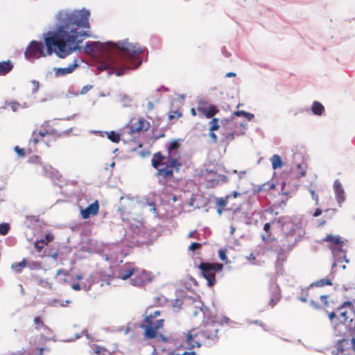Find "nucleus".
<instances>
[{
  "instance_id": "3c124183",
  "label": "nucleus",
  "mask_w": 355,
  "mask_h": 355,
  "mask_svg": "<svg viewBox=\"0 0 355 355\" xmlns=\"http://www.w3.org/2000/svg\"><path fill=\"white\" fill-rule=\"evenodd\" d=\"M321 301L324 303V305L327 304V296L322 295L320 296Z\"/></svg>"
},
{
  "instance_id": "a211bd4d",
  "label": "nucleus",
  "mask_w": 355,
  "mask_h": 355,
  "mask_svg": "<svg viewBox=\"0 0 355 355\" xmlns=\"http://www.w3.org/2000/svg\"><path fill=\"white\" fill-rule=\"evenodd\" d=\"M99 204L98 200H95L85 209H81L80 214L83 219H87L90 216H95L98 213Z\"/></svg>"
},
{
  "instance_id": "9d476101",
  "label": "nucleus",
  "mask_w": 355,
  "mask_h": 355,
  "mask_svg": "<svg viewBox=\"0 0 355 355\" xmlns=\"http://www.w3.org/2000/svg\"><path fill=\"white\" fill-rule=\"evenodd\" d=\"M198 268L207 280V286L211 287L216 284V273L222 271L223 265L219 263L202 262L198 266Z\"/></svg>"
},
{
  "instance_id": "dca6fc26",
  "label": "nucleus",
  "mask_w": 355,
  "mask_h": 355,
  "mask_svg": "<svg viewBox=\"0 0 355 355\" xmlns=\"http://www.w3.org/2000/svg\"><path fill=\"white\" fill-rule=\"evenodd\" d=\"M137 270V267L135 266L134 263L127 262L119 268L118 278L126 280L133 276Z\"/></svg>"
},
{
  "instance_id": "6ab92c4d",
  "label": "nucleus",
  "mask_w": 355,
  "mask_h": 355,
  "mask_svg": "<svg viewBox=\"0 0 355 355\" xmlns=\"http://www.w3.org/2000/svg\"><path fill=\"white\" fill-rule=\"evenodd\" d=\"M197 110L200 118L205 116L208 119L212 118L215 114H216V113L219 112L215 105H210L209 107L199 106L197 108Z\"/></svg>"
},
{
  "instance_id": "f257e3e1",
  "label": "nucleus",
  "mask_w": 355,
  "mask_h": 355,
  "mask_svg": "<svg viewBox=\"0 0 355 355\" xmlns=\"http://www.w3.org/2000/svg\"><path fill=\"white\" fill-rule=\"evenodd\" d=\"M90 13L86 10H60L56 15L57 28L48 32L42 42L32 41L27 46L24 55L27 59H37L53 53L60 58H64L76 49L85 37L89 36L79 28H89Z\"/></svg>"
},
{
  "instance_id": "c9c22d12",
  "label": "nucleus",
  "mask_w": 355,
  "mask_h": 355,
  "mask_svg": "<svg viewBox=\"0 0 355 355\" xmlns=\"http://www.w3.org/2000/svg\"><path fill=\"white\" fill-rule=\"evenodd\" d=\"M9 230H10V225L8 223L0 224V234L1 235L7 234Z\"/></svg>"
},
{
  "instance_id": "ea45409f",
  "label": "nucleus",
  "mask_w": 355,
  "mask_h": 355,
  "mask_svg": "<svg viewBox=\"0 0 355 355\" xmlns=\"http://www.w3.org/2000/svg\"><path fill=\"white\" fill-rule=\"evenodd\" d=\"M168 355H197L194 352H184L182 354L176 353L175 351L168 352Z\"/></svg>"
},
{
  "instance_id": "864d4df0",
  "label": "nucleus",
  "mask_w": 355,
  "mask_h": 355,
  "mask_svg": "<svg viewBox=\"0 0 355 355\" xmlns=\"http://www.w3.org/2000/svg\"><path fill=\"white\" fill-rule=\"evenodd\" d=\"M247 259L248 261L252 262L256 259L255 256L252 253L250 254V255L247 257Z\"/></svg>"
},
{
  "instance_id": "f8f14e48",
  "label": "nucleus",
  "mask_w": 355,
  "mask_h": 355,
  "mask_svg": "<svg viewBox=\"0 0 355 355\" xmlns=\"http://www.w3.org/2000/svg\"><path fill=\"white\" fill-rule=\"evenodd\" d=\"M33 326L35 330L38 332L40 336V340L41 343H44L50 340L52 336L51 329L45 324L43 318L41 316H36L33 319Z\"/></svg>"
},
{
  "instance_id": "aec40b11",
  "label": "nucleus",
  "mask_w": 355,
  "mask_h": 355,
  "mask_svg": "<svg viewBox=\"0 0 355 355\" xmlns=\"http://www.w3.org/2000/svg\"><path fill=\"white\" fill-rule=\"evenodd\" d=\"M334 189L336 195V198L338 204H342L345 200V195L341 183L339 180H336L334 183Z\"/></svg>"
},
{
  "instance_id": "423d86ee",
  "label": "nucleus",
  "mask_w": 355,
  "mask_h": 355,
  "mask_svg": "<svg viewBox=\"0 0 355 355\" xmlns=\"http://www.w3.org/2000/svg\"><path fill=\"white\" fill-rule=\"evenodd\" d=\"M304 234V230L297 224H289V230L281 239L282 248L284 251H291L296 243L300 241Z\"/></svg>"
},
{
  "instance_id": "f03ea898",
  "label": "nucleus",
  "mask_w": 355,
  "mask_h": 355,
  "mask_svg": "<svg viewBox=\"0 0 355 355\" xmlns=\"http://www.w3.org/2000/svg\"><path fill=\"white\" fill-rule=\"evenodd\" d=\"M116 49L118 52L116 58H112L110 62L101 64V70L110 69L115 71L116 76H120L128 69H134L141 64V54L144 50L137 44L128 42L127 40L120 41L117 43L107 42L103 44L99 42H87L85 46L86 53H105L107 50Z\"/></svg>"
},
{
  "instance_id": "603ef678",
  "label": "nucleus",
  "mask_w": 355,
  "mask_h": 355,
  "mask_svg": "<svg viewBox=\"0 0 355 355\" xmlns=\"http://www.w3.org/2000/svg\"><path fill=\"white\" fill-rule=\"evenodd\" d=\"M209 137L213 139V141L214 142H216L217 141V136L216 135V134L213 132H210L209 131Z\"/></svg>"
},
{
  "instance_id": "72a5a7b5",
  "label": "nucleus",
  "mask_w": 355,
  "mask_h": 355,
  "mask_svg": "<svg viewBox=\"0 0 355 355\" xmlns=\"http://www.w3.org/2000/svg\"><path fill=\"white\" fill-rule=\"evenodd\" d=\"M219 120L217 118H213L211 121L209 122V131L213 132L214 130H218L220 125H219Z\"/></svg>"
},
{
  "instance_id": "b1692460",
  "label": "nucleus",
  "mask_w": 355,
  "mask_h": 355,
  "mask_svg": "<svg viewBox=\"0 0 355 355\" xmlns=\"http://www.w3.org/2000/svg\"><path fill=\"white\" fill-rule=\"evenodd\" d=\"M230 196H226L225 198H220L216 199V205L218 207V213L220 215L225 207L227 205Z\"/></svg>"
},
{
  "instance_id": "8fccbe9b",
  "label": "nucleus",
  "mask_w": 355,
  "mask_h": 355,
  "mask_svg": "<svg viewBox=\"0 0 355 355\" xmlns=\"http://www.w3.org/2000/svg\"><path fill=\"white\" fill-rule=\"evenodd\" d=\"M182 303L181 300H176L175 301L174 304H173V306H174V307H178V309H180V306H181V305H182Z\"/></svg>"
},
{
  "instance_id": "09e8293b",
  "label": "nucleus",
  "mask_w": 355,
  "mask_h": 355,
  "mask_svg": "<svg viewBox=\"0 0 355 355\" xmlns=\"http://www.w3.org/2000/svg\"><path fill=\"white\" fill-rule=\"evenodd\" d=\"M322 209H320V208H317L315 210V212L313 214V216L314 217H317V216H319L321 214H322Z\"/></svg>"
},
{
  "instance_id": "a19ab883",
  "label": "nucleus",
  "mask_w": 355,
  "mask_h": 355,
  "mask_svg": "<svg viewBox=\"0 0 355 355\" xmlns=\"http://www.w3.org/2000/svg\"><path fill=\"white\" fill-rule=\"evenodd\" d=\"M309 191L311 195L312 199L315 201V205H319V198H318V194H316L315 192L312 189L309 190Z\"/></svg>"
},
{
  "instance_id": "7c9ffc66",
  "label": "nucleus",
  "mask_w": 355,
  "mask_h": 355,
  "mask_svg": "<svg viewBox=\"0 0 355 355\" xmlns=\"http://www.w3.org/2000/svg\"><path fill=\"white\" fill-rule=\"evenodd\" d=\"M107 138L114 143H119L120 141V134L114 131L107 132Z\"/></svg>"
},
{
  "instance_id": "f3484780",
  "label": "nucleus",
  "mask_w": 355,
  "mask_h": 355,
  "mask_svg": "<svg viewBox=\"0 0 355 355\" xmlns=\"http://www.w3.org/2000/svg\"><path fill=\"white\" fill-rule=\"evenodd\" d=\"M315 295H313V287H311V285L306 288L301 290L299 300L303 302H310L311 305H313L315 308H318L319 305L314 300Z\"/></svg>"
},
{
  "instance_id": "79ce46f5",
  "label": "nucleus",
  "mask_w": 355,
  "mask_h": 355,
  "mask_svg": "<svg viewBox=\"0 0 355 355\" xmlns=\"http://www.w3.org/2000/svg\"><path fill=\"white\" fill-rule=\"evenodd\" d=\"M15 151L21 157H23L25 155V152H24V148H21L18 146H16L15 147Z\"/></svg>"
},
{
  "instance_id": "2f4dec72",
  "label": "nucleus",
  "mask_w": 355,
  "mask_h": 355,
  "mask_svg": "<svg viewBox=\"0 0 355 355\" xmlns=\"http://www.w3.org/2000/svg\"><path fill=\"white\" fill-rule=\"evenodd\" d=\"M182 116V113L180 110H171L168 113V120L173 121L174 119H178Z\"/></svg>"
},
{
  "instance_id": "c756f323",
  "label": "nucleus",
  "mask_w": 355,
  "mask_h": 355,
  "mask_svg": "<svg viewBox=\"0 0 355 355\" xmlns=\"http://www.w3.org/2000/svg\"><path fill=\"white\" fill-rule=\"evenodd\" d=\"M94 353L97 355H112V352L104 347L96 345L94 349Z\"/></svg>"
},
{
  "instance_id": "7ed1b4c3",
  "label": "nucleus",
  "mask_w": 355,
  "mask_h": 355,
  "mask_svg": "<svg viewBox=\"0 0 355 355\" xmlns=\"http://www.w3.org/2000/svg\"><path fill=\"white\" fill-rule=\"evenodd\" d=\"M182 139L171 140L166 146L164 155L157 152L153 155L151 165L157 169L155 175L162 186H167L168 182L174 179V173H178L182 166Z\"/></svg>"
},
{
  "instance_id": "ddd939ff",
  "label": "nucleus",
  "mask_w": 355,
  "mask_h": 355,
  "mask_svg": "<svg viewBox=\"0 0 355 355\" xmlns=\"http://www.w3.org/2000/svg\"><path fill=\"white\" fill-rule=\"evenodd\" d=\"M133 276V278L130 279V284L136 287H143L152 281L150 273L145 270H140L139 268Z\"/></svg>"
},
{
  "instance_id": "e2e57ef3",
  "label": "nucleus",
  "mask_w": 355,
  "mask_h": 355,
  "mask_svg": "<svg viewBox=\"0 0 355 355\" xmlns=\"http://www.w3.org/2000/svg\"><path fill=\"white\" fill-rule=\"evenodd\" d=\"M57 257H58V253H55L53 255V257L56 259H57Z\"/></svg>"
},
{
  "instance_id": "49530a36",
  "label": "nucleus",
  "mask_w": 355,
  "mask_h": 355,
  "mask_svg": "<svg viewBox=\"0 0 355 355\" xmlns=\"http://www.w3.org/2000/svg\"><path fill=\"white\" fill-rule=\"evenodd\" d=\"M63 275L64 276H67L69 275L68 272L63 269H59L57 270L56 275L59 276Z\"/></svg>"
},
{
  "instance_id": "0eeeda50",
  "label": "nucleus",
  "mask_w": 355,
  "mask_h": 355,
  "mask_svg": "<svg viewBox=\"0 0 355 355\" xmlns=\"http://www.w3.org/2000/svg\"><path fill=\"white\" fill-rule=\"evenodd\" d=\"M46 136H51L54 138L59 137L60 133L55 129L49 121H44L40 126V130H33L31 134V138L28 141V144L35 147L40 141Z\"/></svg>"
},
{
  "instance_id": "13d9d810",
  "label": "nucleus",
  "mask_w": 355,
  "mask_h": 355,
  "mask_svg": "<svg viewBox=\"0 0 355 355\" xmlns=\"http://www.w3.org/2000/svg\"><path fill=\"white\" fill-rule=\"evenodd\" d=\"M196 233V230L191 231L188 234V238H193L195 236V234Z\"/></svg>"
},
{
  "instance_id": "338daca9",
  "label": "nucleus",
  "mask_w": 355,
  "mask_h": 355,
  "mask_svg": "<svg viewBox=\"0 0 355 355\" xmlns=\"http://www.w3.org/2000/svg\"><path fill=\"white\" fill-rule=\"evenodd\" d=\"M77 279H82V277H81L80 275H78V276H77Z\"/></svg>"
},
{
  "instance_id": "c85d7f7f",
  "label": "nucleus",
  "mask_w": 355,
  "mask_h": 355,
  "mask_svg": "<svg viewBox=\"0 0 355 355\" xmlns=\"http://www.w3.org/2000/svg\"><path fill=\"white\" fill-rule=\"evenodd\" d=\"M26 266V260L25 259H24L21 261L20 262H17V263H15L13 264H12V269L19 273V272H21L22 269L24 268H25Z\"/></svg>"
},
{
  "instance_id": "774afa93",
  "label": "nucleus",
  "mask_w": 355,
  "mask_h": 355,
  "mask_svg": "<svg viewBox=\"0 0 355 355\" xmlns=\"http://www.w3.org/2000/svg\"><path fill=\"white\" fill-rule=\"evenodd\" d=\"M66 303H67V304H69L70 303V301L67 300V301H66Z\"/></svg>"
},
{
  "instance_id": "39448f33",
  "label": "nucleus",
  "mask_w": 355,
  "mask_h": 355,
  "mask_svg": "<svg viewBox=\"0 0 355 355\" xmlns=\"http://www.w3.org/2000/svg\"><path fill=\"white\" fill-rule=\"evenodd\" d=\"M146 316L140 324V328L144 330L143 338L144 340L154 339L160 336L165 340L164 336L159 334V331L163 329L165 320L159 318L161 311L159 310H147Z\"/></svg>"
},
{
  "instance_id": "052dcab7",
  "label": "nucleus",
  "mask_w": 355,
  "mask_h": 355,
  "mask_svg": "<svg viewBox=\"0 0 355 355\" xmlns=\"http://www.w3.org/2000/svg\"><path fill=\"white\" fill-rule=\"evenodd\" d=\"M191 114L193 116H196V110L194 108H191Z\"/></svg>"
},
{
  "instance_id": "bf43d9fd",
  "label": "nucleus",
  "mask_w": 355,
  "mask_h": 355,
  "mask_svg": "<svg viewBox=\"0 0 355 355\" xmlns=\"http://www.w3.org/2000/svg\"><path fill=\"white\" fill-rule=\"evenodd\" d=\"M235 76H236V73L234 72H229L226 74V77H229V78L235 77Z\"/></svg>"
},
{
  "instance_id": "473e14b6",
  "label": "nucleus",
  "mask_w": 355,
  "mask_h": 355,
  "mask_svg": "<svg viewBox=\"0 0 355 355\" xmlns=\"http://www.w3.org/2000/svg\"><path fill=\"white\" fill-rule=\"evenodd\" d=\"M234 114L237 116H245L249 121L252 120L254 117L253 114L247 112L243 110L236 111L234 112Z\"/></svg>"
},
{
  "instance_id": "0e129e2a",
  "label": "nucleus",
  "mask_w": 355,
  "mask_h": 355,
  "mask_svg": "<svg viewBox=\"0 0 355 355\" xmlns=\"http://www.w3.org/2000/svg\"><path fill=\"white\" fill-rule=\"evenodd\" d=\"M326 223V222L324 220L322 221L320 223V225H323Z\"/></svg>"
},
{
  "instance_id": "69168bd1",
  "label": "nucleus",
  "mask_w": 355,
  "mask_h": 355,
  "mask_svg": "<svg viewBox=\"0 0 355 355\" xmlns=\"http://www.w3.org/2000/svg\"><path fill=\"white\" fill-rule=\"evenodd\" d=\"M230 320V319L228 318H225V322H228V321Z\"/></svg>"
},
{
  "instance_id": "1a4fd4ad",
  "label": "nucleus",
  "mask_w": 355,
  "mask_h": 355,
  "mask_svg": "<svg viewBox=\"0 0 355 355\" xmlns=\"http://www.w3.org/2000/svg\"><path fill=\"white\" fill-rule=\"evenodd\" d=\"M344 338L339 340L336 344V355H355V337L352 331L343 333Z\"/></svg>"
},
{
  "instance_id": "cd10ccee",
  "label": "nucleus",
  "mask_w": 355,
  "mask_h": 355,
  "mask_svg": "<svg viewBox=\"0 0 355 355\" xmlns=\"http://www.w3.org/2000/svg\"><path fill=\"white\" fill-rule=\"evenodd\" d=\"M331 286L332 282L329 278H324L320 280H318L311 284V287L317 286L322 287L324 286Z\"/></svg>"
},
{
  "instance_id": "2eb2a0df",
  "label": "nucleus",
  "mask_w": 355,
  "mask_h": 355,
  "mask_svg": "<svg viewBox=\"0 0 355 355\" xmlns=\"http://www.w3.org/2000/svg\"><path fill=\"white\" fill-rule=\"evenodd\" d=\"M200 336H201L200 331H197L196 329L188 331L185 336L187 348L192 349L195 347H200L201 345Z\"/></svg>"
},
{
  "instance_id": "4468645a",
  "label": "nucleus",
  "mask_w": 355,
  "mask_h": 355,
  "mask_svg": "<svg viewBox=\"0 0 355 355\" xmlns=\"http://www.w3.org/2000/svg\"><path fill=\"white\" fill-rule=\"evenodd\" d=\"M150 128V123L143 117L137 120L132 119L129 125V132L130 134H140L146 132Z\"/></svg>"
},
{
  "instance_id": "680f3d73",
  "label": "nucleus",
  "mask_w": 355,
  "mask_h": 355,
  "mask_svg": "<svg viewBox=\"0 0 355 355\" xmlns=\"http://www.w3.org/2000/svg\"><path fill=\"white\" fill-rule=\"evenodd\" d=\"M331 211L333 213V214H335L336 213V209H331V210L327 209L325 211Z\"/></svg>"
},
{
  "instance_id": "4c0bfd02",
  "label": "nucleus",
  "mask_w": 355,
  "mask_h": 355,
  "mask_svg": "<svg viewBox=\"0 0 355 355\" xmlns=\"http://www.w3.org/2000/svg\"><path fill=\"white\" fill-rule=\"evenodd\" d=\"M202 247V244L200 243H196V242H194V243H192L189 247V250L190 251H192V252H194L196 251V250H199Z\"/></svg>"
},
{
  "instance_id": "4d7b16f0",
  "label": "nucleus",
  "mask_w": 355,
  "mask_h": 355,
  "mask_svg": "<svg viewBox=\"0 0 355 355\" xmlns=\"http://www.w3.org/2000/svg\"><path fill=\"white\" fill-rule=\"evenodd\" d=\"M230 197L237 198L241 196V193L238 191H234L232 194H230Z\"/></svg>"
},
{
  "instance_id": "6e6d98bb",
  "label": "nucleus",
  "mask_w": 355,
  "mask_h": 355,
  "mask_svg": "<svg viewBox=\"0 0 355 355\" xmlns=\"http://www.w3.org/2000/svg\"><path fill=\"white\" fill-rule=\"evenodd\" d=\"M148 110H152L154 108V104L153 102L149 101L147 104Z\"/></svg>"
},
{
  "instance_id": "5701e85b",
  "label": "nucleus",
  "mask_w": 355,
  "mask_h": 355,
  "mask_svg": "<svg viewBox=\"0 0 355 355\" xmlns=\"http://www.w3.org/2000/svg\"><path fill=\"white\" fill-rule=\"evenodd\" d=\"M13 67V63L9 60L0 62V76L6 75L12 70Z\"/></svg>"
},
{
  "instance_id": "bb28decb",
  "label": "nucleus",
  "mask_w": 355,
  "mask_h": 355,
  "mask_svg": "<svg viewBox=\"0 0 355 355\" xmlns=\"http://www.w3.org/2000/svg\"><path fill=\"white\" fill-rule=\"evenodd\" d=\"M271 162L273 169L280 168L283 166L282 158L278 155H274L271 157Z\"/></svg>"
},
{
  "instance_id": "a878e982",
  "label": "nucleus",
  "mask_w": 355,
  "mask_h": 355,
  "mask_svg": "<svg viewBox=\"0 0 355 355\" xmlns=\"http://www.w3.org/2000/svg\"><path fill=\"white\" fill-rule=\"evenodd\" d=\"M263 230H264L265 233L261 235V239L266 242V241H269L272 237L271 223H266L263 226Z\"/></svg>"
},
{
  "instance_id": "e433bc0d",
  "label": "nucleus",
  "mask_w": 355,
  "mask_h": 355,
  "mask_svg": "<svg viewBox=\"0 0 355 355\" xmlns=\"http://www.w3.org/2000/svg\"><path fill=\"white\" fill-rule=\"evenodd\" d=\"M45 245L43 240L36 241L34 243V246L38 252H40Z\"/></svg>"
},
{
  "instance_id": "393cba45",
  "label": "nucleus",
  "mask_w": 355,
  "mask_h": 355,
  "mask_svg": "<svg viewBox=\"0 0 355 355\" xmlns=\"http://www.w3.org/2000/svg\"><path fill=\"white\" fill-rule=\"evenodd\" d=\"M311 111L315 115H322L324 112V106L318 101H314L311 106Z\"/></svg>"
},
{
  "instance_id": "a18cd8bd",
  "label": "nucleus",
  "mask_w": 355,
  "mask_h": 355,
  "mask_svg": "<svg viewBox=\"0 0 355 355\" xmlns=\"http://www.w3.org/2000/svg\"><path fill=\"white\" fill-rule=\"evenodd\" d=\"M92 89V86L91 85H86V86H84L81 91H80V94H86L89 90H90Z\"/></svg>"
},
{
  "instance_id": "f704fd0d",
  "label": "nucleus",
  "mask_w": 355,
  "mask_h": 355,
  "mask_svg": "<svg viewBox=\"0 0 355 355\" xmlns=\"http://www.w3.org/2000/svg\"><path fill=\"white\" fill-rule=\"evenodd\" d=\"M297 178H302V177H304L306 175V170H305V167L300 164H297Z\"/></svg>"
},
{
  "instance_id": "5fc2aeb1",
  "label": "nucleus",
  "mask_w": 355,
  "mask_h": 355,
  "mask_svg": "<svg viewBox=\"0 0 355 355\" xmlns=\"http://www.w3.org/2000/svg\"><path fill=\"white\" fill-rule=\"evenodd\" d=\"M72 288L75 291H80L81 289V287L79 284H73L72 285Z\"/></svg>"
},
{
  "instance_id": "de8ad7c7",
  "label": "nucleus",
  "mask_w": 355,
  "mask_h": 355,
  "mask_svg": "<svg viewBox=\"0 0 355 355\" xmlns=\"http://www.w3.org/2000/svg\"><path fill=\"white\" fill-rule=\"evenodd\" d=\"M266 186H268V188L270 189H275V186L273 183H271V184H263V187L261 188H260V190H264V187Z\"/></svg>"
},
{
  "instance_id": "412c9836",
  "label": "nucleus",
  "mask_w": 355,
  "mask_h": 355,
  "mask_svg": "<svg viewBox=\"0 0 355 355\" xmlns=\"http://www.w3.org/2000/svg\"><path fill=\"white\" fill-rule=\"evenodd\" d=\"M280 291L277 286H272L270 287V296L269 300V305L274 307L280 300Z\"/></svg>"
},
{
  "instance_id": "58836bf2",
  "label": "nucleus",
  "mask_w": 355,
  "mask_h": 355,
  "mask_svg": "<svg viewBox=\"0 0 355 355\" xmlns=\"http://www.w3.org/2000/svg\"><path fill=\"white\" fill-rule=\"evenodd\" d=\"M43 240L44 243L47 245L49 243H51L53 240V236L50 234H47L45 235V237Z\"/></svg>"
},
{
  "instance_id": "4be33fe9",
  "label": "nucleus",
  "mask_w": 355,
  "mask_h": 355,
  "mask_svg": "<svg viewBox=\"0 0 355 355\" xmlns=\"http://www.w3.org/2000/svg\"><path fill=\"white\" fill-rule=\"evenodd\" d=\"M78 67V64L75 62L73 64H69L67 67L64 68H57L55 69V73L57 76H64L69 73H72L76 67Z\"/></svg>"
},
{
  "instance_id": "c03bdc74",
  "label": "nucleus",
  "mask_w": 355,
  "mask_h": 355,
  "mask_svg": "<svg viewBox=\"0 0 355 355\" xmlns=\"http://www.w3.org/2000/svg\"><path fill=\"white\" fill-rule=\"evenodd\" d=\"M218 256H219V258L225 261L227 260V255H226V252L225 250H220L219 252H218Z\"/></svg>"
},
{
  "instance_id": "9b49d317",
  "label": "nucleus",
  "mask_w": 355,
  "mask_h": 355,
  "mask_svg": "<svg viewBox=\"0 0 355 355\" xmlns=\"http://www.w3.org/2000/svg\"><path fill=\"white\" fill-rule=\"evenodd\" d=\"M220 327V322L208 319L205 322L202 329L200 330V336L205 340L216 342L219 338Z\"/></svg>"
},
{
  "instance_id": "6e6552de",
  "label": "nucleus",
  "mask_w": 355,
  "mask_h": 355,
  "mask_svg": "<svg viewBox=\"0 0 355 355\" xmlns=\"http://www.w3.org/2000/svg\"><path fill=\"white\" fill-rule=\"evenodd\" d=\"M322 241L328 243L329 248L331 250L334 256L338 259V261L343 259L348 262V260L346 259L345 251L343 249L345 242L339 236L331 234H327L322 239Z\"/></svg>"
},
{
  "instance_id": "37998d69",
  "label": "nucleus",
  "mask_w": 355,
  "mask_h": 355,
  "mask_svg": "<svg viewBox=\"0 0 355 355\" xmlns=\"http://www.w3.org/2000/svg\"><path fill=\"white\" fill-rule=\"evenodd\" d=\"M8 106L12 110V111L16 112L20 107V105L17 102H11L9 103Z\"/></svg>"
},
{
  "instance_id": "20e7f679",
  "label": "nucleus",
  "mask_w": 355,
  "mask_h": 355,
  "mask_svg": "<svg viewBox=\"0 0 355 355\" xmlns=\"http://www.w3.org/2000/svg\"><path fill=\"white\" fill-rule=\"evenodd\" d=\"M329 318L335 323H338L334 327L336 336H342V333L353 329L355 331V311L353 309L351 302H345L342 306L329 314Z\"/></svg>"
}]
</instances>
